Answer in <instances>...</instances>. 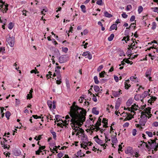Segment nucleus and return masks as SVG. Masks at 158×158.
I'll return each instance as SVG.
<instances>
[{"label": "nucleus", "instance_id": "obj_38", "mask_svg": "<svg viewBox=\"0 0 158 158\" xmlns=\"http://www.w3.org/2000/svg\"><path fill=\"white\" fill-rule=\"evenodd\" d=\"M143 9V7L141 6L139 7L138 11L139 14H140L142 11Z\"/></svg>", "mask_w": 158, "mask_h": 158}, {"label": "nucleus", "instance_id": "obj_31", "mask_svg": "<svg viewBox=\"0 0 158 158\" xmlns=\"http://www.w3.org/2000/svg\"><path fill=\"white\" fill-rule=\"evenodd\" d=\"M51 133L53 135V139L55 140H56V133L55 132L52 131H51Z\"/></svg>", "mask_w": 158, "mask_h": 158}, {"label": "nucleus", "instance_id": "obj_24", "mask_svg": "<svg viewBox=\"0 0 158 158\" xmlns=\"http://www.w3.org/2000/svg\"><path fill=\"white\" fill-rule=\"evenodd\" d=\"M105 135V143H107L108 141H109L110 140V139H109V136L107 134H104Z\"/></svg>", "mask_w": 158, "mask_h": 158}, {"label": "nucleus", "instance_id": "obj_61", "mask_svg": "<svg viewBox=\"0 0 158 158\" xmlns=\"http://www.w3.org/2000/svg\"><path fill=\"white\" fill-rule=\"evenodd\" d=\"M153 126L156 127L158 126V122H155L153 123Z\"/></svg>", "mask_w": 158, "mask_h": 158}, {"label": "nucleus", "instance_id": "obj_58", "mask_svg": "<svg viewBox=\"0 0 158 158\" xmlns=\"http://www.w3.org/2000/svg\"><path fill=\"white\" fill-rule=\"evenodd\" d=\"M63 156V154L61 152L57 154V156L58 158H61Z\"/></svg>", "mask_w": 158, "mask_h": 158}, {"label": "nucleus", "instance_id": "obj_17", "mask_svg": "<svg viewBox=\"0 0 158 158\" xmlns=\"http://www.w3.org/2000/svg\"><path fill=\"white\" fill-rule=\"evenodd\" d=\"M45 146H41L39 148V149L37 151L35 152V153L36 155H39L40 153L41 152V150L44 149L45 148Z\"/></svg>", "mask_w": 158, "mask_h": 158}, {"label": "nucleus", "instance_id": "obj_20", "mask_svg": "<svg viewBox=\"0 0 158 158\" xmlns=\"http://www.w3.org/2000/svg\"><path fill=\"white\" fill-rule=\"evenodd\" d=\"M120 105V102L119 101H116V104L115 107V109L116 110V111L118 110Z\"/></svg>", "mask_w": 158, "mask_h": 158}, {"label": "nucleus", "instance_id": "obj_47", "mask_svg": "<svg viewBox=\"0 0 158 158\" xmlns=\"http://www.w3.org/2000/svg\"><path fill=\"white\" fill-rule=\"evenodd\" d=\"M89 130L91 131V133H93L94 131L95 130V127L93 126H91L89 128Z\"/></svg>", "mask_w": 158, "mask_h": 158}, {"label": "nucleus", "instance_id": "obj_13", "mask_svg": "<svg viewBox=\"0 0 158 158\" xmlns=\"http://www.w3.org/2000/svg\"><path fill=\"white\" fill-rule=\"evenodd\" d=\"M121 90H119L118 91H112V94L115 97H119L122 94Z\"/></svg>", "mask_w": 158, "mask_h": 158}, {"label": "nucleus", "instance_id": "obj_56", "mask_svg": "<svg viewBox=\"0 0 158 158\" xmlns=\"http://www.w3.org/2000/svg\"><path fill=\"white\" fill-rule=\"evenodd\" d=\"M32 97V95H30V94H27V99H30Z\"/></svg>", "mask_w": 158, "mask_h": 158}, {"label": "nucleus", "instance_id": "obj_51", "mask_svg": "<svg viewBox=\"0 0 158 158\" xmlns=\"http://www.w3.org/2000/svg\"><path fill=\"white\" fill-rule=\"evenodd\" d=\"M5 51L4 48H0V53L3 54Z\"/></svg>", "mask_w": 158, "mask_h": 158}, {"label": "nucleus", "instance_id": "obj_6", "mask_svg": "<svg viewBox=\"0 0 158 158\" xmlns=\"http://www.w3.org/2000/svg\"><path fill=\"white\" fill-rule=\"evenodd\" d=\"M94 139L97 143L102 146L104 149H106V146L107 145V144L106 143H104L103 141L100 139L98 138V135L94 137Z\"/></svg>", "mask_w": 158, "mask_h": 158}, {"label": "nucleus", "instance_id": "obj_62", "mask_svg": "<svg viewBox=\"0 0 158 158\" xmlns=\"http://www.w3.org/2000/svg\"><path fill=\"white\" fill-rule=\"evenodd\" d=\"M137 131L136 129H134L132 131V135L134 136H135L136 135Z\"/></svg>", "mask_w": 158, "mask_h": 158}, {"label": "nucleus", "instance_id": "obj_2", "mask_svg": "<svg viewBox=\"0 0 158 158\" xmlns=\"http://www.w3.org/2000/svg\"><path fill=\"white\" fill-rule=\"evenodd\" d=\"M76 102H74L70 107L69 114L72 118L85 116L86 111L83 108L76 105Z\"/></svg>", "mask_w": 158, "mask_h": 158}, {"label": "nucleus", "instance_id": "obj_39", "mask_svg": "<svg viewBox=\"0 0 158 158\" xmlns=\"http://www.w3.org/2000/svg\"><path fill=\"white\" fill-rule=\"evenodd\" d=\"M140 97L141 96L140 95H136L134 97V99L136 101L139 100V98H140Z\"/></svg>", "mask_w": 158, "mask_h": 158}, {"label": "nucleus", "instance_id": "obj_64", "mask_svg": "<svg viewBox=\"0 0 158 158\" xmlns=\"http://www.w3.org/2000/svg\"><path fill=\"white\" fill-rule=\"evenodd\" d=\"M114 80H115V81H116V82H117L118 81V79H119L118 77L116 76H114Z\"/></svg>", "mask_w": 158, "mask_h": 158}, {"label": "nucleus", "instance_id": "obj_63", "mask_svg": "<svg viewBox=\"0 0 158 158\" xmlns=\"http://www.w3.org/2000/svg\"><path fill=\"white\" fill-rule=\"evenodd\" d=\"M47 11V9H43L42 11H41V13L42 14L45 15V13Z\"/></svg>", "mask_w": 158, "mask_h": 158}, {"label": "nucleus", "instance_id": "obj_25", "mask_svg": "<svg viewBox=\"0 0 158 158\" xmlns=\"http://www.w3.org/2000/svg\"><path fill=\"white\" fill-rule=\"evenodd\" d=\"M105 17L108 18H110L112 17V15L109 14L107 11H105L104 13Z\"/></svg>", "mask_w": 158, "mask_h": 158}, {"label": "nucleus", "instance_id": "obj_46", "mask_svg": "<svg viewBox=\"0 0 158 158\" xmlns=\"http://www.w3.org/2000/svg\"><path fill=\"white\" fill-rule=\"evenodd\" d=\"M13 27V25L12 23H9L8 26V28L9 29L11 30Z\"/></svg>", "mask_w": 158, "mask_h": 158}, {"label": "nucleus", "instance_id": "obj_22", "mask_svg": "<svg viewBox=\"0 0 158 158\" xmlns=\"http://www.w3.org/2000/svg\"><path fill=\"white\" fill-rule=\"evenodd\" d=\"M102 122L104 123V125H103V127H107V120L106 118H103Z\"/></svg>", "mask_w": 158, "mask_h": 158}, {"label": "nucleus", "instance_id": "obj_52", "mask_svg": "<svg viewBox=\"0 0 158 158\" xmlns=\"http://www.w3.org/2000/svg\"><path fill=\"white\" fill-rule=\"evenodd\" d=\"M137 77L135 76H131L130 77V79L131 81H134L135 79Z\"/></svg>", "mask_w": 158, "mask_h": 158}, {"label": "nucleus", "instance_id": "obj_53", "mask_svg": "<svg viewBox=\"0 0 158 158\" xmlns=\"http://www.w3.org/2000/svg\"><path fill=\"white\" fill-rule=\"evenodd\" d=\"M123 61H124L125 62L127 63H128V64H129L131 62L128 59H124L123 60Z\"/></svg>", "mask_w": 158, "mask_h": 158}, {"label": "nucleus", "instance_id": "obj_57", "mask_svg": "<svg viewBox=\"0 0 158 158\" xmlns=\"http://www.w3.org/2000/svg\"><path fill=\"white\" fill-rule=\"evenodd\" d=\"M139 152L137 151H135V152H134L133 154H134L135 156V157H137L138 156V155L139 154Z\"/></svg>", "mask_w": 158, "mask_h": 158}, {"label": "nucleus", "instance_id": "obj_60", "mask_svg": "<svg viewBox=\"0 0 158 158\" xmlns=\"http://www.w3.org/2000/svg\"><path fill=\"white\" fill-rule=\"evenodd\" d=\"M61 69V67L59 66H57L55 68V72H59V70H57V69Z\"/></svg>", "mask_w": 158, "mask_h": 158}, {"label": "nucleus", "instance_id": "obj_45", "mask_svg": "<svg viewBox=\"0 0 158 158\" xmlns=\"http://www.w3.org/2000/svg\"><path fill=\"white\" fill-rule=\"evenodd\" d=\"M66 84L67 88H69L70 87V84L68 80H66Z\"/></svg>", "mask_w": 158, "mask_h": 158}, {"label": "nucleus", "instance_id": "obj_9", "mask_svg": "<svg viewBox=\"0 0 158 158\" xmlns=\"http://www.w3.org/2000/svg\"><path fill=\"white\" fill-rule=\"evenodd\" d=\"M69 58L68 56L66 55L62 56L59 58V62L62 63H64L68 60Z\"/></svg>", "mask_w": 158, "mask_h": 158}, {"label": "nucleus", "instance_id": "obj_3", "mask_svg": "<svg viewBox=\"0 0 158 158\" xmlns=\"http://www.w3.org/2000/svg\"><path fill=\"white\" fill-rule=\"evenodd\" d=\"M151 108L147 107L144 110L141 112L140 119L139 120V124H136L137 127H140V126H144L146 123L148 118H149L152 115L151 114Z\"/></svg>", "mask_w": 158, "mask_h": 158}, {"label": "nucleus", "instance_id": "obj_1", "mask_svg": "<svg viewBox=\"0 0 158 158\" xmlns=\"http://www.w3.org/2000/svg\"><path fill=\"white\" fill-rule=\"evenodd\" d=\"M65 118L66 120L64 121L62 120V122L65 124L67 125L70 122L71 127L75 130V132H76V135H79L80 134L84 132V130L79 128V127L82 125L85 121V116L71 118L69 115H67L66 116Z\"/></svg>", "mask_w": 158, "mask_h": 158}, {"label": "nucleus", "instance_id": "obj_59", "mask_svg": "<svg viewBox=\"0 0 158 158\" xmlns=\"http://www.w3.org/2000/svg\"><path fill=\"white\" fill-rule=\"evenodd\" d=\"M132 8V7L131 6V5H128L127 6V7H126V10H127V11H129V10L131 9Z\"/></svg>", "mask_w": 158, "mask_h": 158}, {"label": "nucleus", "instance_id": "obj_14", "mask_svg": "<svg viewBox=\"0 0 158 158\" xmlns=\"http://www.w3.org/2000/svg\"><path fill=\"white\" fill-rule=\"evenodd\" d=\"M137 42H134L133 41V43H131V45L130 46V48L132 49H135V48H136L138 47L137 44Z\"/></svg>", "mask_w": 158, "mask_h": 158}, {"label": "nucleus", "instance_id": "obj_35", "mask_svg": "<svg viewBox=\"0 0 158 158\" xmlns=\"http://www.w3.org/2000/svg\"><path fill=\"white\" fill-rule=\"evenodd\" d=\"M132 103V100L131 99H129L126 103L127 106H130Z\"/></svg>", "mask_w": 158, "mask_h": 158}, {"label": "nucleus", "instance_id": "obj_23", "mask_svg": "<svg viewBox=\"0 0 158 158\" xmlns=\"http://www.w3.org/2000/svg\"><path fill=\"white\" fill-rule=\"evenodd\" d=\"M21 152L20 150H16L14 151L13 154L15 156H19L21 154Z\"/></svg>", "mask_w": 158, "mask_h": 158}, {"label": "nucleus", "instance_id": "obj_12", "mask_svg": "<svg viewBox=\"0 0 158 158\" xmlns=\"http://www.w3.org/2000/svg\"><path fill=\"white\" fill-rule=\"evenodd\" d=\"M151 73V69H148L145 73V77L148 78L150 81H152V77H150Z\"/></svg>", "mask_w": 158, "mask_h": 158}, {"label": "nucleus", "instance_id": "obj_8", "mask_svg": "<svg viewBox=\"0 0 158 158\" xmlns=\"http://www.w3.org/2000/svg\"><path fill=\"white\" fill-rule=\"evenodd\" d=\"M8 5L4 3L3 4L0 5V7L1 11L3 13H6L7 11L8 10Z\"/></svg>", "mask_w": 158, "mask_h": 158}, {"label": "nucleus", "instance_id": "obj_26", "mask_svg": "<svg viewBox=\"0 0 158 158\" xmlns=\"http://www.w3.org/2000/svg\"><path fill=\"white\" fill-rule=\"evenodd\" d=\"M148 94V91H145L142 94L141 97L143 98L146 97Z\"/></svg>", "mask_w": 158, "mask_h": 158}, {"label": "nucleus", "instance_id": "obj_41", "mask_svg": "<svg viewBox=\"0 0 158 158\" xmlns=\"http://www.w3.org/2000/svg\"><path fill=\"white\" fill-rule=\"evenodd\" d=\"M129 40V37L128 36H127L124 37L123 38L122 40H125L126 42H127V41H128Z\"/></svg>", "mask_w": 158, "mask_h": 158}, {"label": "nucleus", "instance_id": "obj_54", "mask_svg": "<svg viewBox=\"0 0 158 158\" xmlns=\"http://www.w3.org/2000/svg\"><path fill=\"white\" fill-rule=\"evenodd\" d=\"M135 19V17L134 15H132L131 16L130 19V21L131 22H133V21Z\"/></svg>", "mask_w": 158, "mask_h": 158}, {"label": "nucleus", "instance_id": "obj_15", "mask_svg": "<svg viewBox=\"0 0 158 158\" xmlns=\"http://www.w3.org/2000/svg\"><path fill=\"white\" fill-rule=\"evenodd\" d=\"M94 88L95 91L97 93H101V91H102V89H101L97 85L94 86Z\"/></svg>", "mask_w": 158, "mask_h": 158}, {"label": "nucleus", "instance_id": "obj_50", "mask_svg": "<svg viewBox=\"0 0 158 158\" xmlns=\"http://www.w3.org/2000/svg\"><path fill=\"white\" fill-rule=\"evenodd\" d=\"M103 68V66L102 65H101L99 66L97 69V71L98 72H100L101 70Z\"/></svg>", "mask_w": 158, "mask_h": 158}, {"label": "nucleus", "instance_id": "obj_16", "mask_svg": "<svg viewBox=\"0 0 158 158\" xmlns=\"http://www.w3.org/2000/svg\"><path fill=\"white\" fill-rule=\"evenodd\" d=\"M156 98L155 97H151L150 99H149L148 100V102L150 104H152V103L156 101Z\"/></svg>", "mask_w": 158, "mask_h": 158}, {"label": "nucleus", "instance_id": "obj_34", "mask_svg": "<svg viewBox=\"0 0 158 158\" xmlns=\"http://www.w3.org/2000/svg\"><path fill=\"white\" fill-rule=\"evenodd\" d=\"M152 30L155 29L156 27V24L155 22H153L152 23Z\"/></svg>", "mask_w": 158, "mask_h": 158}, {"label": "nucleus", "instance_id": "obj_28", "mask_svg": "<svg viewBox=\"0 0 158 158\" xmlns=\"http://www.w3.org/2000/svg\"><path fill=\"white\" fill-rule=\"evenodd\" d=\"M114 37V34L112 33L111 34V35H110V36L108 37V40L109 41H112L113 39V38Z\"/></svg>", "mask_w": 158, "mask_h": 158}, {"label": "nucleus", "instance_id": "obj_32", "mask_svg": "<svg viewBox=\"0 0 158 158\" xmlns=\"http://www.w3.org/2000/svg\"><path fill=\"white\" fill-rule=\"evenodd\" d=\"M47 104L50 109H51L52 108V102L51 101H47Z\"/></svg>", "mask_w": 158, "mask_h": 158}, {"label": "nucleus", "instance_id": "obj_42", "mask_svg": "<svg viewBox=\"0 0 158 158\" xmlns=\"http://www.w3.org/2000/svg\"><path fill=\"white\" fill-rule=\"evenodd\" d=\"M10 114L9 111H7L5 115L6 118L8 119L9 117L10 116Z\"/></svg>", "mask_w": 158, "mask_h": 158}, {"label": "nucleus", "instance_id": "obj_5", "mask_svg": "<svg viewBox=\"0 0 158 158\" xmlns=\"http://www.w3.org/2000/svg\"><path fill=\"white\" fill-rule=\"evenodd\" d=\"M148 144L152 147V149L155 150H157L158 148V143H157L155 140L150 139L148 141Z\"/></svg>", "mask_w": 158, "mask_h": 158}, {"label": "nucleus", "instance_id": "obj_49", "mask_svg": "<svg viewBox=\"0 0 158 158\" xmlns=\"http://www.w3.org/2000/svg\"><path fill=\"white\" fill-rule=\"evenodd\" d=\"M92 100L95 102H97V99L96 97L94 94L93 95Z\"/></svg>", "mask_w": 158, "mask_h": 158}, {"label": "nucleus", "instance_id": "obj_33", "mask_svg": "<svg viewBox=\"0 0 158 158\" xmlns=\"http://www.w3.org/2000/svg\"><path fill=\"white\" fill-rule=\"evenodd\" d=\"M105 74H106V73L105 71H103L99 73V76L101 77H104V75Z\"/></svg>", "mask_w": 158, "mask_h": 158}, {"label": "nucleus", "instance_id": "obj_55", "mask_svg": "<svg viewBox=\"0 0 158 158\" xmlns=\"http://www.w3.org/2000/svg\"><path fill=\"white\" fill-rule=\"evenodd\" d=\"M60 116L58 115H56L55 116V118L56 120V121L57 122H58L59 120H60V119H59V117Z\"/></svg>", "mask_w": 158, "mask_h": 158}, {"label": "nucleus", "instance_id": "obj_37", "mask_svg": "<svg viewBox=\"0 0 158 158\" xmlns=\"http://www.w3.org/2000/svg\"><path fill=\"white\" fill-rule=\"evenodd\" d=\"M32 117L34 118H35L36 119H37V118H41V119H42V121H43V119L44 118L43 117H40V116H38L37 115H32Z\"/></svg>", "mask_w": 158, "mask_h": 158}, {"label": "nucleus", "instance_id": "obj_27", "mask_svg": "<svg viewBox=\"0 0 158 158\" xmlns=\"http://www.w3.org/2000/svg\"><path fill=\"white\" fill-rule=\"evenodd\" d=\"M145 133L150 137H152L153 136V133L152 132L146 131Z\"/></svg>", "mask_w": 158, "mask_h": 158}, {"label": "nucleus", "instance_id": "obj_21", "mask_svg": "<svg viewBox=\"0 0 158 158\" xmlns=\"http://www.w3.org/2000/svg\"><path fill=\"white\" fill-rule=\"evenodd\" d=\"M92 112L96 115H98L99 114V111L97 110V108L96 107H94L92 110Z\"/></svg>", "mask_w": 158, "mask_h": 158}, {"label": "nucleus", "instance_id": "obj_43", "mask_svg": "<svg viewBox=\"0 0 158 158\" xmlns=\"http://www.w3.org/2000/svg\"><path fill=\"white\" fill-rule=\"evenodd\" d=\"M102 3V0H98L97 1L96 3L99 5H101Z\"/></svg>", "mask_w": 158, "mask_h": 158}, {"label": "nucleus", "instance_id": "obj_30", "mask_svg": "<svg viewBox=\"0 0 158 158\" xmlns=\"http://www.w3.org/2000/svg\"><path fill=\"white\" fill-rule=\"evenodd\" d=\"M101 120L100 119L99 120L98 119V121H97V123L95 124V126H94V127H99L101 125Z\"/></svg>", "mask_w": 158, "mask_h": 158}, {"label": "nucleus", "instance_id": "obj_4", "mask_svg": "<svg viewBox=\"0 0 158 158\" xmlns=\"http://www.w3.org/2000/svg\"><path fill=\"white\" fill-rule=\"evenodd\" d=\"M138 107V106L137 105H136L135 104H134L131 106V108H128V110L130 111L131 112V114L128 113H123V116L126 117L123 120L126 121L131 119L132 118V115H133L134 114V111L137 110Z\"/></svg>", "mask_w": 158, "mask_h": 158}, {"label": "nucleus", "instance_id": "obj_48", "mask_svg": "<svg viewBox=\"0 0 158 158\" xmlns=\"http://www.w3.org/2000/svg\"><path fill=\"white\" fill-rule=\"evenodd\" d=\"M122 17L125 19L127 18V17L128 15L126 14V13H123L122 14Z\"/></svg>", "mask_w": 158, "mask_h": 158}, {"label": "nucleus", "instance_id": "obj_36", "mask_svg": "<svg viewBox=\"0 0 158 158\" xmlns=\"http://www.w3.org/2000/svg\"><path fill=\"white\" fill-rule=\"evenodd\" d=\"M56 73H57L56 76L57 79L61 80V77L60 75V72Z\"/></svg>", "mask_w": 158, "mask_h": 158}, {"label": "nucleus", "instance_id": "obj_29", "mask_svg": "<svg viewBox=\"0 0 158 158\" xmlns=\"http://www.w3.org/2000/svg\"><path fill=\"white\" fill-rule=\"evenodd\" d=\"M81 9L83 13H85L86 12V8L85 5H81Z\"/></svg>", "mask_w": 158, "mask_h": 158}, {"label": "nucleus", "instance_id": "obj_10", "mask_svg": "<svg viewBox=\"0 0 158 158\" xmlns=\"http://www.w3.org/2000/svg\"><path fill=\"white\" fill-rule=\"evenodd\" d=\"M82 55L84 56H85L86 58H88L89 60H91L92 58V56L90 53L89 51L84 52Z\"/></svg>", "mask_w": 158, "mask_h": 158}, {"label": "nucleus", "instance_id": "obj_7", "mask_svg": "<svg viewBox=\"0 0 158 158\" xmlns=\"http://www.w3.org/2000/svg\"><path fill=\"white\" fill-rule=\"evenodd\" d=\"M6 41L11 47H14L15 44V38L13 36L10 37L6 39Z\"/></svg>", "mask_w": 158, "mask_h": 158}, {"label": "nucleus", "instance_id": "obj_11", "mask_svg": "<svg viewBox=\"0 0 158 158\" xmlns=\"http://www.w3.org/2000/svg\"><path fill=\"white\" fill-rule=\"evenodd\" d=\"M125 152L127 154H130L131 155H133L134 153V150L132 147H128L126 149Z\"/></svg>", "mask_w": 158, "mask_h": 158}, {"label": "nucleus", "instance_id": "obj_19", "mask_svg": "<svg viewBox=\"0 0 158 158\" xmlns=\"http://www.w3.org/2000/svg\"><path fill=\"white\" fill-rule=\"evenodd\" d=\"M117 25L116 24H113L110 27V31H111L114 29L117 30Z\"/></svg>", "mask_w": 158, "mask_h": 158}, {"label": "nucleus", "instance_id": "obj_44", "mask_svg": "<svg viewBox=\"0 0 158 158\" xmlns=\"http://www.w3.org/2000/svg\"><path fill=\"white\" fill-rule=\"evenodd\" d=\"M94 79L96 84H98L99 83V81L98 79V77L97 76H95L94 77Z\"/></svg>", "mask_w": 158, "mask_h": 158}, {"label": "nucleus", "instance_id": "obj_18", "mask_svg": "<svg viewBox=\"0 0 158 158\" xmlns=\"http://www.w3.org/2000/svg\"><path fill=\"white\" fill-rule=\"evenodd\" d=\"M115 135L114 137H112L111 141L113 143H115L117 142V140L116 137L117 134L116 133H115Z\"/></svg>", "mask_w": 158, "mask_h": 158}, {"label": "nucleus", "instance_id": "obj_40", "mask_svg": "<svg viewBox=\"0 0 158 158\" xmlns=\"http://www.w3.org/2000/svg\"><path fill=\"white\" fill-rule=\"evenodd\" d=\"M152 10L154 12H157V13H158V7H153L152 8Z\"/></svg>", "mask_w": 158, "mask_h": 158}]
</instances>
